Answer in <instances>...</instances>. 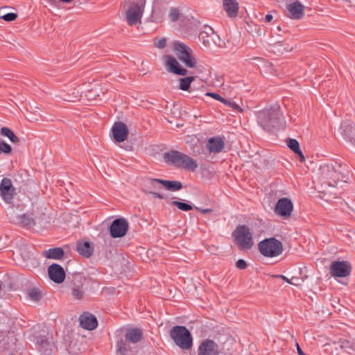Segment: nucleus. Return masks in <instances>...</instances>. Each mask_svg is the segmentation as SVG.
Returning <instances> with one entry per match:
<instances>
[{
  "mask_svg": "<svg viewBox=\"0 0 355 355\" xmlns=\"http://www.w3.org/2000/svg\"><path fill=\"white\" fill-rule=\"evenodd\" d=\"M237 245L243 250L250 249L254 245L252 234L246 225H239L233 232Z\"/></svg>",
  "mask_w": 355,
  "mask_h": 355,
  "instance_id": "obj_6",
  "label": "nucleus"
},
{
  "mask_svg": "<svg viewBox=\"0 0 355 355\" xmlns=\"http://www.w3.org/2000/svg\"><path fill=\"white\" fill-rule=\"evenodd\" d=\"M329 275L330 277L333 276V262L329 264Z\"/></svg>",
  "mask_w": 355,
  "mask_h": 355,
  "instance_id": "obj_55",
  "label": "nucleus"
},
{
  "mask_svg": "<svg viewBox=\"0 0 355 355\" xmlns=\"http://www.w3.org/2000/svg\"><path fill=\"white\" fill-rule=\"evenodd\" d=\"M339 130L345 140L355 146V124L354 122L351 121L343 122Z\"/></svg>",
  "mask_w": 355,
  "mask_h": 355,
  "instance_id": "obj_19",
  "label": "nucleus"
},
{
  "mask_svg": "<svg viewBox=\"0 0 355 355\" xmlns=\"http://www.w3.org/2000/svg\"><path fill=\"white\" fill-rule=\"evenodd\" d=\"M72 296L76 300H81L84 295V291L82 286H76L72 288Z\"/></svg>",
  "mask_w": 355,
  "mask_h": 355,
  "instance_id": "obj_36",
  "label": "nucleus"
},
{
  "mask_svg": "<svg viewBox=\"0 0 355 355\" xmlns=\"http://www.w3.org/2000/svg\"><path fill=\"white\" fill-rule=\"evenodd\" d=\"M149 193H151L156 198H159V199L164 198V195L159 192L154 191H150Z\"/></svg>",
  "mask_w": 355,
  "mask_h": 355,
  "instance_id": "obj_46",
  "label": "nucleus"
},
{
  "mask_svg": "<svg viewBox=\"0 0 355 355\" xmlns=\"http://www.w3.org/2000/svg\"><path fill=\"white\" fill-rule=\"evenodd\" d=\"M170 204L171 205L177 207L179 209L184 211H188L193 209V207L191 205L180 201H171Z\"/></svg>",
  "mask_w": 355,
  "mask_h": 355,
  "instance_id": "obj_33",
  "label": "nucleus"
},
{
  "mask_svg": "<svg viewBox=\"0 0 355 355\" xmlns=\"http://www.w3.org/2000/svg\"><path fill=\"white\" fill-rule=\"evenodd\" d=\"M334 199L338 200L337 201H334V206L337 207L336 209L340 208V209L344 211L345 210L344 207L345 205H347V204L345 203L344 200H343L341 198H338V197H334Z\"/></svg>",
  "mask_w": 355,
  "mask_h": 355,
  "instance_id": "obj_43",
  "label": "nucleus"
},
{
  "mask_svg": "<svg viewBox=\"0 0 355 355\" xmlns=\"http://www.w3.org/2000/svg\"><path fill=\"white\" fill-rule=\"evenodd\" d=\"M194 80V77L188 76L179 79L178 89L183 91H188L191 83Z\"/></svg>",
  "mask_w": 355,
  "mask_h": 355,
  "instance_id": "obj_30",
  "label": "nucleus"
},
{
  "mask_svg": "<svg viewBox=\"0 0 355 355\" xmlns=\"http://www.w3.org/2000/svg\"><path fill=\"white\" fill-rule=\"evenodd\" d=\"M323 348H324V351L326 352H328L329 354H331V344L329 343H327L325 345H323Z\"/></svg>",
  "mask_w": 355,
  "mask_h": 355,
  "instance_id": "obj_50",
  "label": "nucleus"
},
{
  "mask_svg": "<svg viewBox=\"0 0 355 355\" xmlns=\"http://www.w3.org/2000/svg\"><path fill=\"white\" fill-rule=\"evenodd\" d=\"M80 96V92L77 89H74L71 94H69L67 95L62 96V98L67 101H74L77 99Z\"/></svg>",
  "mask_w": 355,
  "mask_h": 355,
  "instance_id": "obj_38",
  "label": "nucleus"
},
{
  "mask_svg": "<svg viewBox=\"0 0 355 355\" xmlns=\"http://www.w3.org/2000/svg\"><path fill=\"white\" fill-rule=\"evenodd\" d=\"M17 17V15L16 13L10 12L1 16L0 18L3 19L6 21H12L15 20Z\"/></svg>",
  "mask_w": 355,
  "mask_h": 355,
  "instance_id": "obj_41",
  "label": "nucleus"
},
{
  "mask_svg": "<svg viewBox=\"0 0 355 355\" xmlns=\"http://www.w3.org/2000/svg\"><path fill=\"white\" fill-rule=\"evenodd\" d=\"M179 15V11L177 8H172L170 10L169 17L173 21H175L176 20H178Z\"/></svg>",
  "mask_w": 355,
  "mask_h": 355,
  "instance_id": "obj_42",
  "label": "nucleus"
},
{
  "mask_svg": "<svg viewBox=\"0 0 355 355\" xmlns=\"http://www.w3.org/2000/svg\"><path fill=\"white\" fill-rule=\"evenodd\" d=\"M0 193L2 198L7 202L10 203L14 195L15 189L13 187L10 179L4 178L0 184Z\"/></svg>",
  "mask_w": 355,
  "mask_h": 355,
  "instance_id": "obj_14",
  "label": "nucleus"
},
{
  "mask_svg": "<svg viewBox=\"0 0 355 355\" xmlns=\"http://www.w3.org/2000/svg\"><path fill=\"white\" fill-rule=\"evenodd\" d=\"M199 39L202 41L205 47H210L212 44L216 46L220 45V39L210 26H205L200 31Z\"/></svg>",
  "mask_w": 355,
  "mask_h": 355,
  "instance_id": "obj_9",
  "label": "nucleus"
},
{
  "mask_svg": "<svg viewBox=\"0 0 355 355\" xmlns=\"http://www.w3.org/2000/svg\"><path fill=\"white\" fill-rule=\"evenodd\" d=\"M170 336L182 349H189L193 345V338L190 331L184 326H175L170 331Z\"/></svg>",
  "mask_w": 355,
  "mask_h": 355,
  "instance_id": "obj_4",
  "label": "nucleus"
},
{
  "mask_svg": "<svg viewBox=\"0 0 355 355\" xmlns=\"http://www.w3.org/2000/svg\"><path fill=\"white\" fill-rule=\"evenodd\" d=\"M293 209L291 200L287 198H282L278 200L274 211L277 216L288 218L291 216Z\"/></svg>",
  "mask_w": 355,
  "mask_h": 355,
  "instance_id": "obj_11",
  "label": "nucleus"
},
{
  "mask_svg": "<svg viewBox=\"0 0 355 355\" xmlns=\"http://www.w3.org/2000/svg\"><path fill=\"white\" fill-rule=\"evenodd\" d=\"M352 6H355V3H352Z\"/></svg>",
  "mask_w": 355,
  "mask_h": 355,
  "instance_id": "obj_61",
  "label": "nucleus"
},
{
  "mask_svg": "<svg viewBox=\"0 0 355 355\" xmlns=\"http://www.w3.org/2000/svg\"><path fill=\"white\" fill-rule=\"evenodd\" d=\"M342 284H344V285H347V282H342Z\"/></svg>",
  "mask_w": 355,
  "mask_h": 355,
  "instance_id": "obj_60",
  "label": "nucleus"
},
{
  "mask_svg": "<svg viewBox=\"0 0 355 355\" xmlns=\"http://www.w3.org/2000/svg\"><path fill=\"white\" fill-rule=\"evenodd\" d=\"M218 101L223 103V104H225V105L227 106V104L229 103V101L226 100L225 98H223L221 96L219 98V100Z\"/></svg>",
  "mask_w": 355,
  "mask_h": 355,
  "instance_id": "obj_53",
  "label": "nucleus"
},
{
  "mask_svg": "<svg viewBox=\"0 0 355 355\" xmlns=\"http://www.w3.org/2000/svg\"><path fill=\"white\" fill-rule=\"evenodd\" d=\"M289 284H293V285H295V286H298V285H300V279L297 277H292L291 279V281L289 282Z\"/></svg>",
  "mask_w": 355,
  "mask_h": 355,
  "instance_id": "obj_47",
  "label": "nucleus"
},
{
  "mask_svg": "<svg viewBox=\"0 0 355 355\" xmlns=\"http://www.w3.org/2000/svg\"><path fill=\"white\" fill-rule=\"evenodd\" d=\"M166 42L167 41L165 37H162L155 40L154 45L158 49H164L166 45Z\"/></svg>",
  "mask_w": 355,
  "mask_h": 355,
  "instance_id": "obj_40",
  "label": "nucleus"
},
{
  "mask_svg": "<svg viewBox=\"0 0 355 355\" xmlns=\"http://www.w3.org/2000/svg\"><path fill=\"white\" fill-rule=\"evenodd\" d=\"M111 132L114 140L119 143L125 141L128 136V127L121 121L115 122L112 125Z\"/></svg>",
  "mask_w": 355,
  "mask_h": 355,
  "instance_id": "obj_12",
  "label": "nucleus"
},
{
  "mask_svg": "<svg viewBox=\"0 0 355 355\" xmlns=\"http://www.w3.org/2000/svg\"><path fill=\"white\" fill-rule=\"evenodd\" d=\"M260 253L264 257H275L282 253V243L275 238L266 239L259 243Z\"/></svg>",
  "mask_w": 355,
  "mask_h": 355,
  "instance_id": "obj_5",
  "label": "nucleus"
},
{
  "mask_svg": "<svg viewBox=\"0 0 355 355\" xmlns=\"http://www.w3.org/2000/svg\"><path fill=\"white\" fill-rule=\"evenodd\" d=\"M0 132L2 136L8 137L11 142H19L18 137L15 135L14 132L11 129L6 127H3L1 128Z\"/></svg>",
  "mask_w": 355,
  "mask_h": 355,
  "instance_id": "obj_31",
  "label": "nucleus"
},
{
  "mask_svg": "<svg viewBox=\"0 0 355 355\" xmlns=\"http://www.w3.org/2000/svg\"><path fill=\"white\" fill-rule=\"evenodd\" d=\"M337 343L342 349H354V343L345 339L340 338L338 342L334 341V344Z\"/></svg>",
  "mask_w": 355,
  "mask_h": 355,
  "instance_id": "obj_34",
  "label": "nucleus"
},
{
  "mask_svg": "<svg viewBox=\"0 0 355 355\" xmlns=\"http://www.w3.org/2000/svg\"><path fill=\"white\" fill-rule=\"evenodd\" d=\"M236 266L237 268H239L240 270H243V269L246 268L247 263L245 260L239 259L236 263Z\"/></svg>",
  "mask_w": 355,
  "mask_h": 355,
  "instance_id": "obj_44",
  "label": "nucleus"
},
{
  "mask_svg": "<svg viewBox=\"0 0 355 355\" xmlns=\"http://www.w3.org/2000/svg\"><path fill=\"white\" fill-rule=\"evenodd\" d=\"M218 101L223 103V104H225V105L227 106V104L229 103V101L226 100L225 98H223L221 96L219 98V100Z\"/></svg>",
  "mask_w": 355,
  "mask_h": 355,
  "instance_id": "obj_54",
  "label": "nucleus"
},
{
  "mask_svg": "<svg viewBox=\"0 0 355 355\" xmlns=\"http://www.w3.org/2000/svg\"><path fill=\"white\" fill-rule=\"evenodd\" d=\"M164 60L168 72L180 76L187 74L188 71L186 69L182 68L178 61L174 57L168 55H165Z\"/></svg>",
  "mask_w": 355,
  "mask_h": 355,
  "instance_id": "obj_17",
  "label": "nucleus"
},
{
  "mask_svg": "<svg viewBox=\"0 0 355 355\" xmlns=\"http://www.w3.org/2000/svg\"><path fill=\"white\" fill-rule=\"evenodd\" d=\"M165 159L178 167L194 171L198 166L197 162L191 157L176 150H171L164 155Z\"/></svg>",
  "mask_w": 355,
  "mask_h": 355,
  "instance_id": "obj_3",
  "label": "nucleus"
},
{
  "mask_svg": "<svg viewBox=\"0 0 355 355\" xmlns=\"http://www.w3.org/2000/svg\"><path fill=\"white\" fill-rule=\"evenodd\" d=\"M195 209H197L198 211H199L200 212H201L203 214H209V213H211L213 211V210L211 209H202V208H200V207H195Z\"/></svg>",
  "mask_w": 355,
  "mask_h": 355,
  "instance_id": "obj_45",
  "label": "nucleus"
},
{
  "mask_svg": "<svg viewBox=\"0 0 355 355\" xmlns=\"http://www.w3.org/2000/svg\"><path fill=\"white\" fill-rule=\"evenodd\" d=\"M142 335V331L139 329L131 328L127 330L125 338L127 341L137 343L141 340Z\"/></svg>",
  "mask_w": 355,
  "mask_h": 355,
  "instance_id": "obj_26",
  "label": "nucleus"
},
{
  "mask_svg": "<svg viewBox=\"0 0 355 355\" xmlns=\"http://www.w3.org/2000/svg\"><path fill=\"white\" fill-rule=\"evenodd\" d=\"M10 220L15 224L21 226H31L33 223V219L29 214L17 215L13 207H10L8 211Z\"/></svg>",
  "mask_w": 355,
  "mask_h": 355,
  "instance_id": "obj_13",
  "label": "nucleus"
},
{
  "mask_svg": "<svg viewBox=\"0 0 355 355\" xmlns=\"http://www.w3.org/2000/svg\"><path fill=\"white\" fill-rule=\"evenodd\" d=\"M162 187L171 191H177L182 188V184L179 181L164 180L159 181Z\"/></svg>",
  "mask_w": 355,
  "mask_h": 355,
  "instance_id": "obj_28",
  "label": "nucleus"
},
{
  "mask_svg": "<svg viewBox=\"0 0 355 355\" xmlns=\"http://www.w3.org/2000/svg\"><path fill=\"white\" fill-rule=\"evenodd\" d=\"M28 295L30 300L37 302L40 300L41 297V293L37 289L33 288L28 292Z\"/></svg>",
  "mask_w": 355,
  "mask_h": 355,
  "instance_id": "obj_37",
  "label": "nucleus"
},
{
  "mask_svg": "<svg viewBox=\"0 0 355 355\" xmlns=\"http://www.w3.org/2000/svg\"><path fill=\"white\" fill-rule=\"evenodd\" d=\"M352 272V265L347 261H334V279L349 277Z\"/></svg>",
  "mask_w": 355,
  "mask_h": 355,
  "instance_id": "obj_16",
  "label": "nucleus"
},
{
  "mask_svg": "<svg viewBox=\"0 0 355 355\" xmlns=\"http://www.w3.org/2000/svg\"><path fill=\"white\" fill-rule=\"evenodd\" d=\"M117 351L122 355H126L128 351V345L125 340L121 339L117 342Z\"/></svg>",
  "mask_w": 355,
  "mask_h": 355,
  "instance_id": "obj_35",
  "label": "nucleus"
},
{
  "mask_svg": "<svg viewBox=\"0 0 355 355\" xmlns=\"http://www.w3.org/2000/svg\"><path fill=\"white\" fill-rule=\"evenodd\" d=\"M223 6L228 17L234 18L238 15L239 3L236 0H223Z\"/></svg>",
  "mask_w": 355,
  "mask_h": 355,
  "instance_id": "obj_23",
  "label": "nucleus"
},
{
  "mask_svg": "<svg viewBox=\"0 0 355 355\" xmlns=\"http://www.w3.org/2000/svg\"><path fill=\"white\" fill-rule=\"evenodd\" d=\"M80 325L85 329L93 330L96 328L98 322L96 317L90 313H83L79 318Z\"/></svg>",
  "mask_w": 355,
  "mask_h": 355,
  "instance_id": "obj_21",
  "label": "nucleus"
},
{
  "mask_svg": "<svg viewBox=\"0 0 355 355\" xmlns=\"http://www.w3.org/2000/svg\"><path fill=\"white\" fill-rule=\"evenodd\" d=\"M227 106L232 107L234 110L240 111V107L234 102L229 101Z\"/></svg>",
  "mask_w": 355,
  "mask_h": 355,
  "instance_id": "obj_48",
  "label": "nucleus"
},
{
  "mask_svg": "<svg viewBox=\"0 0 355 355\" xmlns=\"http://www.w3.org/2000/svg\"><path fill=\"white\" fill-rule=\"evenodd\" d=\"M9 338H11V343H8V347H7L8 349L12 348V345H15V342L16 340V338H15L14 335H12V334L10 336H9Z\"/></svg>",
  "mask_w": 355,
  "mask_h": 355,
  "instance_id": "obj_49",
  "label": "nucleus"
},
{
  "mask_svg": "<svg viewBox=\"0 0 355 355\" xmlns=\"http://www.w3.org/2000/svg\"><path fill=\"white\" fill-rule=\"evenodd\" d=\"M218 345L213 340L206 339L199 345L198 355H219Z\"/></svg>",
  "mask_w": 355,
  "mask_h": 355,
  "instance_id": "obj_15",
  "label": "nucleus"
},
{
  "mask_svg": "<svg viewBox=\"0 0 355 355\" xmlns=\"http://www.w3.org/2000/svg\"><path fill=\"white\" fill-rule=\"evenodd\" d=\"M273 19V16L272 14H267L266 16H265V18H264V21L266 22H270Z\"/></svg>",
  "mask_w": 355,
  "mask_h": 355,
  "instance_id": "obj_52",
  "label": "nucleus"
},
{
  "mask_svg": "<svg viewBox=\"0 0 355 355\" xmlns=\"http://www.w3.org/2000/svg\"><path fill=\"white\" fill-rule=\"evenodd\" d=\"M76 250L83 257L88 258L93 254L94 247L92 244L88 241L78 242Z\"/></svg>",
  "mask_w": 355,
  "mask_h": 355,
  "instance_id": "obj_25",
  "label": "nucleus"
},
{
  "mask_svg": "<svg viewBox=\"0 0 355 355\" xmlns=\"http://www.w3.org/2000/svg\"><path fill=\"white\" fill-rule=\"evenodd\" d=\"M128 223L123 218H117L113 220L110 227V232L112 238H121L125 235L128 230Z\"/></svg>",
  "mask_w": 355,
  "mask_h": 355,
  "instance_id": "obj_10",
  "label": "nucleus"
},
{
  "mask_svg": "<svg viewBox=\"0 0 355 355\" xmlns=\"http://www.w3.org/2000/svg\"><path fill=\"white\" fill-rule=\"evenodd\" d=\"M29 121H37V119L28 118Z\"/></svg>",
  "mask_w": 355,
  "mask_h": 355,
  "instance_id": "obj_59",
  "label": "nucleus"
},
{
  "mask_svg": "<svg viewBox=\"0 0 355 355\" xmlns=\"http://www.w3.org/2000/svg\"><path fill=\"white\" fill-rule=\"evenodd\" d=\"M207 96H211L212 98H214V99H216L217 101H218L219 98L220 97V96L218 94L212 93V92L207 93Z\"/></svg>",
  "mask_w": 355,
  "mask_h": 355,
  "instance_id": "obj_51",
  "label": "nucleus"
},
{
  "mask_svg": "<svg viewBox=\"0 0 355 355\" xmlns=\"http://www.w3.org/2000/svg\"><path fill=\"white\" fill-rule=\"evenodd\" d=\"M61 2L69 3L71 2L73 0H60Z\"/></svg>",
  "mask_w": 355,
  "mask_h": 355,
  "instance_id": "obj_58",
  "label": "nucleus"
},
{
  "mask_svg": "<svg viewBox=\"0 0 355 355\" xmlns=\"http://www.w3.org/2000/svg\"><path fill=\"white\" fill-rule=\"evenodd\" d=\"M12 151L11 146L5 142H0V154L5 153L8 154Z\"/></svg>",
  "mask_w": 355,
  "mask_h": 355,
  "instance_id": "obj_39",
  "label": "nucleus"
},
{
  "mask_svg": "<svg viewBox=\"0 0 355 355\" xmlns=\"http://www.w3.org/2000/svg\"><path fill=\"white\" fill-rule=\"evenodd\" d=\"M46 1L52 6H56L58 3L56 0H46Z\"/></svg>",
  "mask_w": 355,
  "mask_h": 355,
  "instance_id": "obj_57",
  "label": "nucleus"
},
{
  "mask_svg": "<svg viewBox=\"0 0 355 355\" xmlns=\"http://www.w3.org/2000/svg\"><path fill=\"white\" fill-rule=\"evenodd\" d=\"M289 17L293 19H300L304 15V7L298 1L289 3L287 6Z\"/></svg>",
  "mask_w": 355,
  "mask_h": 355,
  "instance_id": "obj_22",
  "label": "nucleus"
},
{
  "mask_svg": "<svg viewBox=\"0 0 355 355\" xmlns=\"http://www.w3.org/2000/svg\"><path fill=\"white\" fill-rule=\"evenodd\" d=\"M224 141L220 137H212L208 140L207 148L210 153H218L224 148Z\"/></svg>",
  "mask_w": 355,
  "mask_h": 355,
  "instance_id": "obj_24",
  "label": "nucleus"
},
{
  "mask_svg": "<svg viewBox=\"0 0 355 355\" xmlns=\"http://www.w3.org/2000/svg\"><path fill=\"white\" fill-rule=\"evenodd\" d=\"M279 277L282 278V279H284L285 282H286L287 283L289 284L291 279H289L288 278H287L286 277L284 276V275H279Z\"/></svg>",
  "mask_w": 355,
  "mask_h": 355,
  "instance_id": "obj_56",
  "label": "nucleus"
},
{
  "mask_svg": "<svg viewBox=\"0 0 355 355\" xmlns=\"http://www.w3.org/2000/svg\"><path fill=\"white\" fill-rule=\"evenodd\" d=\"M48 274L49 278L55 283L60 284L65 279V272L64 268L58 263H53L48 268Z\"/></svg>",
  "mask_w": 355,
  "mask_h": 355,
  "instance_id": "obj_20",
  "label": "nucleus"
},
{
  "mask_svg": "<svg viewBox=\"0 0 355 355\" xmlns=\"http://www.w3.org/2000/svg\"><path fill=\"white\" fill-rule=\"evenodd\" d=\"M36 344L40 352L43 354H49L53 347V340L51 334L40 335L36 340Z\"/></svg>",
  "mask_w": 355,
  "mask_h": 355,
  "instance_id": "obj_18",
  "label": "nucleus"
},
{
  "mask_svg": "<svg viewBox=\"0 0 355 355\" xmlns=\"http://www.w3.org/2000/svg\"><path fill=\"white\" fill-rule=\"evenodd\" d=\"M173 51L178 58L188 68L196 66L197 61L192 55V50L182 42H175Z\"/></svg>",
  "mask_w": 355,
  "mask_h": 355,
  "instance_id": "obj_7",
  "label": "nucleus"
},
{
  "mask_svg": "<svg viewBox=\"0 0 355 355\" xmlns=\"http://www.w3.org/2000/svg\"><path fill=\"white\" fill-rule=\"evenodd\" d=\"M349 180V171L347 164H343L339 160L334 159V187H337L338 182L341 183L340 187L345 185Z\"/></svg>",
  "mask_w": 355,
  "mask_h": 355,
  "instance_id": "obj_8",
  "label": "nucleus"
},
{
  "mask_svg": "<svg viewBox=\"0 0 355 355\" xmlns=\"http://www.w3.org/2000/svg\"><path fill=\"white\" fill-rule=\"evenodd\" d=\"M146 0H123L122 8L125 19L129 26L137 25L141 22L146 8Z\"/></svg>",
  "mask_w": 355,
  "mask_h": 355,
  "instance_id": "obj_2",
  "label": "nucleus"
},
{
  "mask_svg": "<svg viewBox=\"0 0 355 355\" xmlns=\"http://www.w3.org/2000/svg\"><path fill=\"white\" fill-rule=\"evenodd\" d=\"M157 181H163V180L153 178L147 180L146 185L151 191H159L162 187V184Z\"/></svg>",
  "mask_w": 355,
  "mask_h": 355,
  "instance_id": "obj_32",
  "label": "nucleus"
},
{
  "mask_svg": "<svg viewBox=\"0 0 355 355\" xmlns=\"http://www.w3.org/2000/svg\"><path fill=\"white\" fill-rule=\"evenodd\" d=\"M288 146L300 157L302 162L304 161V156L300 150L299 142L295 139H289L287 141Z\"/></svg>",
  "mask_w": 355,
  "mask_h": 355,
  "instance_id": "obj_29",
  "label": "nucleus"
},
{
  "mask_svg": "<svg viewBox=\"0 0 355 355\" xmlns=\"http://www.w3.org/2000/svg\"><path fill=\"white\" fill-rule=\"evenodd\" d=\"M257 122L266 131L274 132L285 127L286 121L279 105L265 109L257 114Z\"/></svg>",
  "mask_w": 355,
  "mask_h": 355,
  "instance_id": "obj_1",
  "label": "nucleus"
},
{
  "mask_svg": "<svg viewBox=\"0 0 355 355\" xmlns=\"http://www.w3.org/2000/svg\"><path fill=\"white\" fill-rule=\"evenodd\" d=\"M42 254L47 259H60L64 256V250L61 248H53L43 251Z\"/></svg>",
  "mask_w": 355,
  "mask_h": 355,
  "instance_id": "obj_27",
  "label": "nucleus"
}]
</instances>
